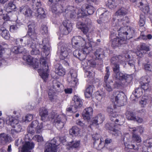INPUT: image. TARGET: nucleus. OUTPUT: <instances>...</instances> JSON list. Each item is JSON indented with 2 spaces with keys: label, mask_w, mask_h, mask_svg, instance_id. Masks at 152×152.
I'll list each match as a JSON object with an SVG mask.
<instances>
[{
  "label": "nucleus",
  "mask_w": 152,
  "mask_h": 152,
  "mask_svg": "<svg viewBox=\"0 0 152 152\" xmlns=\"http://www.w3.org/2000/svg\"><path fill=\"white\" fill-rule=\"evenodd\" d=\"M113 77L114 81L113 88H117L126 87L132 79L131 75L124 74L120 71L113 73Z\"/></svg>",
  "instance_id": "obj_1"
},
{
  "label": "nucleus",
  "mask_w": 152,
  "mask_h": 152,
  "mask_svg": "<svg viewBox=\"0 0 152 152\" xmlns=\"http://www.w3.org/2000/svg\"><path fill=\"white\" fill-rule=\"evenodd\" d=\"M110 120L112 121L113 123L107 124L105 125V127L106 129L112 131V134L115 136H118L121 134V132L118 129H116L115 128V124L118 125H121L123 124L125 121V118L121 115H110Z\"/></svg>",
  "instance_id": "obj_2"
},
{
  "label": "nucleus",
  "mask_w": 152,
  "mask_h": 152,
  "mask_svg": "<svg viewBox=\"0 0 152 152\" xmlns=\"http://www.w3.org/2000/svg\"><path fill=\"white\" fill-rule=\"evenodd\" d=\"M117 30L120 37L126 40L132 38L134 33V31L131 29L130 27L124 26L120 28H117Z\"/></svg>",
  "instance_id": "obj_3"
},
{
  "label": "nucleus",
  "mask_w": 152,
  "mask_h": 152,
  "mask_svg": "<svg viewBox=\"0 0 152 152\" xmlns=\"http://www.w3.org/2000/svg\"><path fill=\"white\" fill-rule=\"evenodd\" d=\"M40 67L38 69V72L41 77L44 80H46L47 79L49 72L48 66L46 62L45 59L43 58L40 59Z\"/></svg>",
  "instance_id": "obj_4"
},
{
  "label": "nucleus",
  "mask_w": 152,
  "mask_h": 152,
  "mask_svg": "<svg viewBox=\"0 0 152 152\" xmlns=\"http://www.w3.org/2000/svg\"><path fill=\"white\" fill-rule=\"evenodd\" d=\"M51 117L54 119V124L58 129H60L63 128L65 124V118L62 115L52 114Z\"/></svg>",
  "instance_id": "obj_5"
},
{
  "label": "nucleus",
  "mask_w": 152,
  "mask_h": 152,
  "mask_svg": "<svg viewBox=\"0 0 152 152\" xmlns=\"http://www.w3.org/2000/svg\"><path fill=\"white\" fill-rule=\"evenodd\" d=\"M58 145L56 139L53 138L46 143L45 152H56Z\"/></svg>",
  "instance_id": "obj_6"
},
{
  "label": "nucleus",
  "mask_w": 152,
  "mask_h": 152,
  "mask_svg": "<svg viewBox=\"0 0 152 152\" xmlns=\"http://www.w3.org/2000/svg\"><path fill=\"white\" fill-rule=\"evenodd\" d=\"M85 43L84 40L80 36L74 37L72 39L71 46L75 49H78L83 47Z\"/></svg>",
  "instance_id": "obj_7"
},
{
  "label": "nucleus",
  "mask_w": 152,
  "mask_h": 152,
  "mask_svg": "<svg viewBox=\"0 0 152 152\" xmlns=\"http://www.w3.org/2000/svg\"><path fill=\"white\" fill-rule=\"evenodd\" d=\"M113 96L115 102L117 104L118 106H121L124 105L125 99L124 94L122 92H120L119 91H115L114 92Z\"/></svg>",
  "instance_id": "obj_8"
},
{
  "label": "nucleus",
  "mask_w": 152,
  "mask_h": 152,
  "mask_svg": "<svg viewBox=\"0 0 152 152\" xmlns=\"http://www.w3.org/2000/svg\"><path fill=\"white\" fill-rule=\"evenodd\" d=\"M71 45L70 44H64L61 47V58L63 60L68 56L69 53L71 52Z\"/></svg>",
  "instance_id": "obj_9"
},
{
  "label": "nucleus",
  "mask_w": 152,
  "mask_h": 152,
  "mask_svg": "<svg viewBox=\"0 0 152 152\" xmlns=\"http://www.w3.org/2000/svg\"><path fill=\"white\" fill-rule=\"evenodd\" d=\"M34 42V40L31 39L30 37L25 36L21 39H18L16 40V43H19L22 47L25 46L27 45L29 47H30V45L32 44V42Z\"/></svg>",
  "instance_id": "obj_10"
},
{
  "label": "nucleus",
  "mask_w": 152,
  "mask_h": 152,
  "mask_svg": "<svg viewBox=\"0 0 152 152\" xmlns=\"http://www.w3.org/2000/svg\"><path fill=\"white\" fill-rule=\"evenodd\" d=\"M111 46L114 48L119 47L122 45L126 44L127 41L124 38L121 37H116L113 39H111Z\"/></svg>",
  "instance_id": "obj_11"
},
{
  "label": "nucleus",
  "mask_w": 152,
  "mask_h": 152,
  "mask_svg": "<svg viewBox=\"0 0 152 152\" xmlns=\"http://www.w3.org/2000/svg\"><path fill=\"white\" fill-rule=\"evenodd\" d=\"M130 136L129 134H126L125 135L123 138L125 145L126 148L130 149H136L137 148V146L136 144L132 143V141L130 140Z\"/></svg>",
  "instance_id": "obj_12"
},
{
  "label": "nucleus",
  "mask_w": 152,
  "mask_h": 152,
  "mask_svg": "<svg viewBox=\"0 0 152 152\" xmlns=\"http://www.w3.org/2000/svg\"><path fill=\"white\" fill-rule=\"evenodd\" d=\"M35 24L34 22L29 23L28 25V31L27 35L30 37L31 39L35 40L37 39V34L35 31Z\"/></svg>",
  "instance_id": "obj_13"
},
{
  "label": "nucleus",
  "mask_w": 152,
  "mask_h": 152,
  "mask_svg": "<svg viewBox=\"0 0 152 152\" xmlns=\"http://www.w3.org/2000/svg\"><path fill=\"white\" fill-rule=\"evenodd\" d=\"M97 11L98 12H104L102 13L100 15V18L103 21L107 22L110 18V13L107 10H105L104 8H100Z\"/></svg>",
  "instance_id": "obj_14"
},
{
  "label": "nucleus",
  "mask_w": 152,
  "mask_h": 152,
  "mask_svg": "<svg viewBox=\"0 0 152 152\" xmlns=\"http://www.w3.org/2000/svg\"><path fill=\"white\" fill-rule=\"evenodd\" d=\"M34 144L31 141H25L22 148V152H31L30 150L34 147Z\"/></svg>",
  "instance_id": "obj_15"
},
{
  "label": "nucleus",
  "mask_w": 152,
  "mask_h": 152,
  "mask_svg": "<svg viewBox=\"0 0 152 152\" xmlns=\"http://www.w3.org/2000/svg\"><path fill=\"white\" fill-rule=\"evenodd\" d=\"M11 141V138L8 134L5 133L0 134V143L4 145Z\"/></svg>",
  "instance_id": "obj_16"
},
{
  "label": "nucleus",
  "mask_w": 152,
  "mask_h": 152,
  "mask_svg": "<svg viewBox=\"0 0 152 152\" xmlns=\"http://www.w3.org/2000/svg\"><path fill=\"white\" fill-rule=\"evenodd\" d=\"M65 15L66 17L70 18H74L76 17V12L72 6L69 7L65 9Z\"/></svg>",
  "instance_id": "obj_17"
},
{
  "label": "nucleus",
  "mask_w": 152,
  "mask_h": 152,
  "mask_svg": "<svg viewBox=\"0 0 152 152\" xmlns=\"http://www.w3.org/2000/svg\"><path fill=\"white\" fill-rule=\"evenodd\" d=\"M93 110L91 107H88L85 109L82 113L83 116L85 120H88L93 113Z\"/></svg>",
  "instance_id": "obj_18"
},
{
  "label": "nucleus",
  "mask_w": 152,
  "mask_h": 152,
  "mask_svg": "<svg viewBox=\"0 0 152 152\" xmlns=\"http://www.w3.org/2000/svg\"><path fill=\"white\" fill-rule=\"evenodd\" d=\"M2 24V23L0 24V33L4 38L6 39H8L10 37L9 32L6 30Z\"/></svg>",
  "instance_id": "obj_19"
},
{
  "label": "nucleus",
  "mask_w": 152,
  "mask_h": 152,
  "mask_svg": "<svg viewBox=\"0 0 152 152\" xmlns=\"http://www.w3.org/2000/svg\"><path fill=\"white\" fill-rule=\"evenodd\" d=\"M34 11L35 16L38 18H45V12L43 8L42 7H39V8H35Z\"/></svg>",
  "instance_id": "obj_20"
},
{
  "label": "nucleus",
  "mask_w": 152,
  "mask_h": 152,
  "mask_svg": "<svg viewBox=\"0 0 152 152\" xmlns=\"http://www.w3.org/2000/svg\"><path fill=\"white\" fill-rule=\"evenodd\" d=\"M89 46L88 48H85L82 51H80V53L81 54H79V57L78 58L80 60H83L86 58V56L87 54H88L90 52V50H89V48H90L91 49V45L89 44Z\"/></svg>",
  "instance_id": "obj_21"
},
{
  "label": "nucleus",
  "mask_w": 152,
  "mask_h": 152,
  "mask_svg": "<svg viewBox=\"0 0 152 152\" xmlns=\"http://www.w3.org/2000/svg\"><path fill=\"white\" fill-rule=\"evenodd\" d=\"M76 26L78 28L80 29L85 34H86L88 31V28L86 25L83 23L81 22L80 21L77 22L76 24Z\"/></svg>",
  "instance_id": "obj_22"
},
{
  "label": "nucleus",
  "mask_w": 152,
  "mask_h": 152,
  "mask_svg": "<svg viewBox=\"0 0 152 152\" xmlns=\"http://www.w3.org/2000/svg\"><path fill=\"white\" fill-rule=\"evenodd\" d=\"M43 49L44 52L46 56H48L50 53L49 45L48 39H45L42 40Z\"/></svg>",
  "instance_id": "obj_23"
},
{
  "label": "nucleus",
  "mask_w": 152,
  "mask_h": 152,
  "mask_svg": "<svg viewBox=\"0 0 152 152\" xmlns=\"http://www.w3.org/2000/svg\"><path fill=\"white\" fill-rule=\"evenodd\" d=\"M93 119V124L97 125L103 122L104 120V115L101 114H99Z\"/></svg>",
  "instance_id": "obj_24"
},
{
  "label": "nucleus",
  "mask_w": 152,
  "mask_h": 152,
  "mask_svg": "<svg viewBox=\"0 0 152 152\" xmlns=\"http://www.w3.org/2000/svg\"><path fill=\"white\" fill-rule=\"evenodd\" d=\"M15 54L18 53H26L27 51L23 47L20 46H15L11 50Z\"/></svg>",
  "instance_id": "obj_25"
},
{
  "label": "nucleus",
  "mask_w": 152,
  "mask_h": 152,
  "mask_svg": "<svg viewBox=\"0 0 152 152\" xmlns=\"http://www.w3.org/2000/svg\"><path fill=\"white\" fill-rule=\"evenodd\" d=\"M82 8L83 10L87 11L89 15H91L93 13L94 11V8L92 6L88 4H83Z\"/></svg>",
  "instance_id": "obj_26"
},
{
  "label": "nucleus",
  "mask_w": 152,
  "mask_h": 152,
  "mask_svg": "<svg viewBox=\"0 0 152 152\" xmlns=\"http://www.w3.org/2000/svg\"><path fill=\"white\" fill-rule=\"evenodd\" d=\"M55 72L56 73L61 76L64 75L65 73L64 69L59 64L56 65Z\"/></svg>",
  "instance_id": "obj_27"
},
{
  "label": "nucleus",
  "mask_w": 152,
  "mask_h": 152,
  "mask_svg": "<svg viewBox=\"0 0 152 152\" xmlns=\"http://www.w3.org/2000/svg\"><path fill=\"white\" fill-rule=\"evenodd\" d=\"M37 45H36L35 42H32L31 45H30V47L32 49V50L31 51V53L32 55H37L39 54L40 51L37 48Z\"/></svg>",
  "instance_id": "obj_28"
},
{
  "label": "nucleus",
  "mask_w": 152,
  "mask_h": 152,
  "mask_svg": "<svg viewBox=\"0 0 152 152\" xmlns=\"http://www.w3.org/2000/svg\"><path fill=\"white\" fill-rule=\"evenodd\" d=\"M95 55L98 59H102L104 56V50L101 48L97 49L95 53Z\"/></svg>",
  "instance_id": "obj_29"
},
{
  "label": "nucleus",
  "mask_w": 152,
  "mask_h": 152,
  "mask_svg": "<svg viewBox=\"0 0 152 152\" xmlns=\"http://www.w3.org/2000/svg\"><path fill=\"white\" fill-rule=\"evenodd\" d=\"M119 2V0H108L107 5L110 9H114L118 5Z\"/></svg>",
  "instance_id": "obj_30"
},
{
  "label": "nucleus",
  "mask_w": 152,
  "mask_h": 152,
  "mask_svg": "<svg viewBox=\"0 0 152 152\" xmlns=\"http://www.w3.org/2000/svg\"><path fill=\"white\" fill-rule=\"evenodd\" d=\"M39 113L41 117V119L42 121L45 120L48 115L47 110L45 108H42L40 109Z\"/></svg>",
  "instance_id": "obj_31"
},
{
  "label": "nucleus",
  "mask_w": 152,
  "mask_h": 152,
  "mask_svg": "<svg viewBox=\"0 0 152 152\" xmlns=\"http://www.w3.org/2000/svg\"><path fill=\"white\" fill-rule=\"evenodd\" d=\"M132 93L136 98L140 97L142 94V88L141 87H139L136 88Z\"/></svg>",
  "instance_id": "obj_32"
},
{
  "label": "nucleus",
  "mask_w": 152,
  "mask_h": 152,
  "mask_svg": "<svg viewBox=\"0 0 152 152\" xmlns=\"http://www.w3.org/2000/svg\"><path fill=\"white\" fill-rule=\"evenodd\" d=\"M70 74L71 76L72 80L71 81L72 83L75 85L77 82V74L75 71H70Z\"/></svg>",
  "instance_id": "obj_33"
},
{
  "label": "nucleus",
  "mask_w": 152,
  "mask_h": 152,
  "mask_svg": "<svg viewBox=\"0 0 152 152\" xmlns=\"http://www.w3.org/2000/svg\"><path fill=\"white\" fill-rule=\"evenodd\" d=\"M53 86L52 89L54 91L57 92H59L61 91L60 88L61 83L56 80H54L53 81Z\"/></svg>",
  "instance_id": "obj_34"
},
{
  "label": "nucleus",
  "mask_w": 152,
  "mask_h": 152,
  "mask_svg": "<svg viewBox=\"0 0 152 152\" xmlns=\"http://www.w3.org/2000/svg\"><path fill=\"white\" fill-rule=\"evenodd\" d=\"M7 123L14 128L16 125L19 124V121L17 120L14 119L13 117H11L9 118L8 120L7 121Z\"/></svg>",
  "instance_id": "obj_35"
},
{
  "label": "nucleus",
  "mask_w": 152,
  "mask_h": 152,
  "mask_svg": "<svg viewBox=\"0 0 152 152\" xmlns=\"http://www.w3.org/2000/svg\"><path fill=\"white\" fill-rule=\"evenodd\" d=\"M112 84L107 81L104 82L103 86L104 89L108 92H110L113 90V88L112 87Z\"/></svg>",
  "instance_id": "obj_36"
},
{
  "label": "nucleus",
  "mask_w": 152,
  "mask_h": 152,
  "mask_svg": "<svg viewBox=\"0 0 152 152\" xmlns=\"http://www.w3.org/2000/svg\"><path fill=\"white\" fill-rule=\"evenodd\" d=\"M63 26L71 31L72 29V24L70 20H64L63 22Z\"/></svg>",
  "instance_id": "obj_37"
},
{
  "label": "nucleus",
  "mask_w": 152,
  "mask_h": 152,
  "mask_svg": "<svg viewBox=\"0 0 152 152\" xmlns=\"http://www.w3.org/2000/svg\"><path fill=\"white\" fill-rule=\"evenodd\" d=\"M127 10L126 8L123 7H121L116 12L115 15L117 16L124 15L127 14Z\"/></svg>",
  "instance_id": "obj_38"
},
{
  "label": "nucleus",
  "mask_w": 152,
  "mask_h": 152,
  "mask_svg": "<svg viewBox=\"0 0 152 152\" xmlns=\"http://www.w3.org/2000/svg\"><path fill=\"white\" fill-rule=\"evenodd\" d=\"M80 131V129L76 126H73L69 130V134L71 135L78 134Z\"/></svg>",
  "instance_id": "obj_39"
},
{
  "label": "nucleus",
  "mask_w": 152,
  "mask_h": 152,
  "mask_svg": "<svg viewBox=\"0 0 152 152\" xmlns=\"http://www.w3.org/2000/svg\"><path fill=\"white\" fill-rule=\"evenodd\" d=\"M23 58L28 63L29 65H31L34 62L33 58L30 55H25L23 56Z\"/></svg>",
  "instance_id": "obj_40"
},
{
  "label": "nucleus",
  "mask_w": 152,
  "mask_h": 152,
  "mask_svg": "<svg viewBox=\"0 0 152 152\" xmlns=\"http://www.w3.org/2000/svg\"><path fill=\"white\" fill-rule=\"evenodd\" d=\"M55 92L56 91H54L52 89H50L49 90L48 93V96L50 100L51 101H53L56 98V96L55 95Z\"/></svg>",
  "instance_id": "obj_41"
},
{
  "label": "nucleus",
  "mask_w": 152,
  "mask_h": 152,
  "mask_svg": "<svg viewBox=\"0 0 152 152\" xmlns=\"http://www.w3.org/2000/svg\"><path fill=\"white\" fill-rule=\"evenodd\" d=\"M126 118L130 120L134 121L135 115L134 113L132 111H127L126 113Z\"/></svg>",
  "instance_id": "obj_42"
},
{
  "label": "nucleus",
  "mask_w": 152,
  "mask_h": 152,
  "mask_svg": "<svg viewBox=\"0 0 152 152\" xmlns=\"http://www.w3.org/2000/svg\"><path fill=\"white\" fill-rule=\"evenodd\" d=\"M100 137V135L98 134H96L95 135H94L93 137V138L94 139V145L96 144V145H100L101 143V139L99 140V137Z\"/></svg>",
  "instance_id": "obj_43"
},
{
  "label": "nucleus",
  "mask_w": 152,
  "mask_h": 152,
  "mask_svg": "<svg viewBox=\"0 0 152 152\" xmlns=\"http://www.w3.org/2000/svg\"><path fill=\"white\" fill-rule=\"evenodd\" d=\"M130 140L132 141L133 142H134L135 141L139 142L141 140L140 137L134 133H133L132 139H130Z\"/></svg>",
  "instance_id": "obj_44"
},
{
  "label": "nucleus",
  "mask_w": 152,
  "mask_h": 152,
  "mask_svg": "<svg viewBox=\"0 0 152 152\" xmlns=\"http://www.w3.org/2000/svg\"><path fill=\"white\" fill-rule=\"evenodd\" d=\"M60 28L61 33L63 35H67L71 31H69L67 28L63 26H61Z\"/></svg>",
  "instance_id": "obj_45"
},
{
  "label": "nucleus",
  "mask_w": 152,
  "mask_h": 152,
  "mask_svg": "<svg viewBox=\"0 0 152 152\" xmlns=\"http://www.w3.org/2000/svg\"><path fill=\"white\" fill-rule=\"evenodd\" d=\"M33 3V8L35 10L36 7H40L42 5V4L40 0H32Z\"/></svg>",
  "instance_id": "obj_46"
},
{
  "label": "nucleus",
  "mask_w": 152,
  "mask_h": 152,
  "mask_svg": "<svg viewBox=\"0 0 152 152\" xmlns=\"http://www.w3.org/2000/svg\"><path fill=\"white\" fill-rule=\"evenodd\" d=\"M105 94L103 92L100 93L97 92L96 94V98L98 100H100L105 96Z\"/></svg>",
  "instance_id": "obj_47"
},
{
  "label": "nucleus",
  "mask_w": 152,
  "mask_h": 152,
  "mask_svg": "<svg viewBox=\"0 0 152 152\" xmlns=\"http://www.w3.org/2000/svg\"><path fill=\"white\" fill-rule=\"evenodd\" d=\"M144 68L146 72H151L152 69V65L149 62H148L144 64Z\"/></svg>",
  "instance_id": "obj_48"
},
{
  "label": "nucleus",
  "mask_w": 152,
  "mask_h": 152,
  "mask_svg": "<svg viewBox=\"0 0 152 152\" xmlns=\"http://www.w3.org/2000/svg\"><path fill=\"white\" fill-rule=\"evenodd\" d=\"M145 18L143 15H140V20L139 23L140 26H143L145 24Z\"/></svg>",
  "instance_id": "obj_49"
},
{
  "label": "nucleus",
  "mask_w": 152,
  "mask_h": 152,
  "mask_svg": "<svg viewBox=\"0 0 152 152\" xmlns=\"http://www.w3.org/2000/svg\"><path fill=\"white\" fill-rule=\"evenodd\" d=\"M80 144V141H72L69 142V145H71V147L72 148H77L78 147Z\"/></svg>",
  "instance_id": "obj_50"
},
{
  "label": "nucleus",
  "mask_w": 152,
  "mask_h": 152,
  "mask_svg": "<svg viewBox=\"0 0 152 152\" xmlns=\"http://www.w3.org/2000/svg\"><path fill=\"white\" fill-rule=\"evenodd\" d=\"M141 88L145 91H150L151 90V87L148 86V84L147 83H143Z\"/></svg>",
  "instance_id": "obj_51"
},
{
  "label": "nucleus",
  "mask_w": 152,
  "mask_h": 152,
  "mask_svg": "<svg viewBox=\"0 0 152 152\" xmlns=\"http://www.w3.org/2000/svg\"><path fill=\"white\" fill-rule=\"evenodd\" d=\"M113 66V71L114 73L119 72L120 71L119 64H118L112 65Z\"/></svg>",
  "instance_id": "obj_52"
},
{
  "label": "nucleus",
  "mask_w": 152,
  "mask_h": 152,
  "mask_svg": "<svg viewBox=\"0 0 152 152\" xmlns=\"http://www.w3.org/2000/svg\"><path fill=\"white\" fill-rule=\"evenodd\" d=\"M40 31L43 34L47 33L48 31L47 26L45 25H42L41 27Z\"/></svg>",
  "instance_id": "obj_53"
},
{
  "label": "nucleus",
  "mask_w": 152,
  "mask_h": 152,
  "mask_svg": "<svg viewBox=\"0 0 152 152\" xmlns=\"http://www.w3.org/2000/svg\"><path fill=\"white\" fill-rule=\"evenodd\" d=\"M152 140L151 139H147L146 140L145 145L147 147L148 150H149V149H151L152 147Z\"/></svg>",
  "instance_id": "obj_54"
},
{
  "label": "nucleus",
  "mask_w": 152,
  "mask_h": 152,
  "mask_svg": "<svg viewBox=\"0 0 152 152\" xmlns=\"http://www.w3.org/2000/svg\"><path fill=\"white\" fill-rule=\"evenodd\" d=\"M73 103L74 104L72 105L73 106L75 110H76L78 107H80L82 105V102L81 100Z\"/></svg>",
  "instance_id": "obj_55"
},
{
  "label": "nucleus",
  "mask_w": 152,
  "mask_h": 152,
  "mask_svg": "<svg viewBox=\"0 0 152 152\" xmlns=\"http://www.w3.org/2000/svg\"><path fill=\"white\" fill-rule=\"evenodd\" d=\"M28 7L26 5L23 6L20 8L19 11L24 14Z\"/></svg>",
  "instance_id": "obj_56"
},
{
  "label": "nucleus",
  "mask_w": 152,
  "mask_h": 152,
  "mask_svg": "<svg viewBox=\"0 0 152 152\" xmlns=\"http://www.w3.org/2000/svg\"><path fill=\"white\" fill-rule=\"evenodd\" d=\"M7 7L9 9L14 10L16 8V6L13 2H10L8 4Z\"/></svg>",
  "instance_id": "obj_57"
},
{
  "label": "nucleus",
  "mask_w": 152,
  "mask_h": 152,
  "mask_svg": "<svg viewBox=\"0 0 152 152\" xmlns=\"http://www.w3.org/2000/svg\"><path fill=\"white\" fill-rule=\"evenodd\" d=\"M140 49L141 50H145L147 51L149 50V48L148 47L146 46L145 43H142L140 46Z\"/></svg>",
  "instance_id": "obj_58"
},
{
  "label": "nucleus",
  "mask_w": 152,
  "mask_h": 152,
  "mask_svg": "<svg viewBox=\"0 0 152 152\" xmlns=\"http://www.w3.org/2000/svg\"><path fill=\"white\" fill-rule=\"evenodd\" d=\"M43 128V123H41L40 124L38 125L37 129H36L37 133L39 134L41 132V129Z\"/></svg>",
  "instance_id": "obj_59"
},
{
  "label": "nucleus",
  "mask_w": 152,
  "mask_h": 152,
  "mask_svg": "<svg viewBox=\"0 0 152 152\" xmlns=\"http://www.w3.org/2000/svg\"><path fill=\"white\" fill-rule=\"evenodd\" d=\"M32 11L28 7V8L26 10V12H25L24 15L27 17H29L32 14Z\"/></svg>",
  "instance_id": "obj_60"
},
{
  "label": "nucleus",
  "mask_w": 152,
  "mask_h": 152,
  "mask_svg": "<svg viewBox=\"0 0 152 152\" xmlns=\"http://www.w3.org/2000/svg\"><path fill=\"white\" fill-rule=\"evenodd\" d=\"M32 115L30 114H28L25 117V121L26 122L31 121L33 119Z\"/></svg>",
  "instance_id": "obj_61"
},
{
  "label": "nucleus",
  "mask_w": 152,
  "mask_h": 152,
  "mask_svg": "<svg viewBox=\"0 0 152 152\" xmlns=\"http://www.w3.org/2000/svg\"><path fill=\"white\" fill-rule=\"evenodd\" d=\"M39 124L38 121H37L35 120L32 122L31 126L32 127H33L34 129L36 130L37 126H38V124Z\"/></svg>",
  "instance_id": "obj_62"
},
{
  "label": "nucleus",
  "mask_w": 152,
  "mask_h": 152,
  "mask_svg": "<svg viewBox=\"0 0 152 152\" xmlns=\"http://www.w3.org/2000/svg\"><path fill=\"white\" fill-rule=\"evenodd\" d=\"M14 128L15 129L16 131L19 133L20 132L22 129L21 125L19 123L17 125H16Z\"/></svg>",
  "instance_id": "obj_63"
},
{
  "label": "nucleus",
  "mask_w": 152,
  "mask_h": 152,
  "mask_svg": "<svg viewBox=\"0 0 152 152\" xmlns=\"http://www.w3.org/2000/svg\"><path fill=\"white\" fill-rule=\"evenodd\" d=\"M118 61V59L116 57H114L111 58V65L115 64L117 63V62Z\"/></svg>",
  "instance_id": "obj_64"
}]
</instances>
